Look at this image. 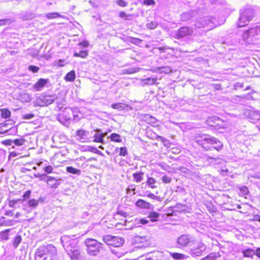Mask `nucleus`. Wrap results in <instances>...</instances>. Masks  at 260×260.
I'll return each mask as SVG.
<instances>
[{
    "mask_svg": "<svg viewBox=\"0 0 260 260\" xmlns=\"http://www.w3.org/2000/svg\"><path fill=\"white\" fill-rule=\"evenodd\" d=\"M62 245L72 260H79L82 257L81 249L78 246V240L64 235L60 239Z\"/></svg>",
    "mask_w": 260,
    "mask_h": 260,
    "instance_id": "f257e3e1",
    "label": "nucleus"
},
{
    "mask_svg": "<svg viewBox=\"0 0 260 260\" xmlns=\"http://www.w3.org/2000/svg\"><path fill=\"white\" fill-rule=\"evenodd\" d=\"M194 142L205 150H211L213 148L220 151L223 147L222 143L219 140L209 135L197 136L194 138Z\"/></svg>",
    "mask_w": 260,
    "mask_h": 260,
    "instance_id": "f03ea898",
    "label": "nucleus"
},
{
    "mask_svg": "<svg viewBox=\"0 0 260 260\" xmlns=\"http://www.w3.org/2000/svg\"><path fill=\"white\" fill-rule=\"evenodd\" d=\"M254 14L253 10L251 8H247L241 11L237 25L239 27H242L247 25L252 19Z\"/></svg>",
    "mask_w": 260,
    "mask_h": 260,
    "instance_id": "7ed1b4c3",
    "label": "nucleus"
},
{
    "mask_svg": "<svg viewBox=\"0 0 260 260\" xmlns=\"http://www.w3.org/2000/svg\"><path fill=\"white\" fill-rule=\"evenodd\" d=\"M88 253L91 255H98L102 248V244L94 239H87L85 241Z\"/></svg>",
    "mask_w": 260,
    "mask_h": 260,
    "instance_id": "20e7f679",
    "label": "nucleus"
},
{
    "mask_svg": "<svg viewBox=\"0 0 260 260\" xmlns=\"http://www.w3.org/2000/svg\"><path fill=\"white\" fill-rule=\"evenodd\" d=\"M207 246L201 242H194L193 245L190 246L189 253L193 257L200 256L206 250Z\"/></svg>",
    "mask_w": 260,
    "mask_h": 260,
    "instance_id": "39448f33",
    "label": "nucleus"
},
{
    "mask_svg": "<svg viewBox=\"0 0 260 260\" xmlns=\"http://www.w3.org/2000/svg\"><path fill=\"white\" fill-rule=\"evenodd\" d=\"M216 19L215 18L211 17H205L200 18L196 22L195 26L197 27H205L208 26V29H211L216 27Z\"/></svg>",
    "mask_w": 260,
    "mask_h": 260,
    "instance_id": "423d86ee",
    "label": "nucleus"
},
{
    "mask_svg": "<svg viewBox=\"0 0 260 260\" xmlns=\"http://www.w3.org/2000/svg\"><path fill=\"white\" fill-rule=\"evenodd\" d=\"M103 241L107 245L114 247L121 246L124 243L123 238L119 237L113 236L111 235H105L103 236Z\"/></svg>",
    "mask_w": 260,
    "mask_h": 260,
    "instance_id": "0eeeda50",
    "label": "nucleus"
},
{
    "mask_svg": "<svg viewBox=\"0 0 260 260\" xmlns=\"http://www.w3.org/2000/svg\"><path fill=\"white\" fill-rule=\"evenodd\" d=\"M193 34V29L186 26L180 27L175 34V37L176 39H181L191 36Z\"/></svg>",
    "mask_w": 260,
    "mask_h": 260,
    "instance_id": "6e6552de",
    "label": "nucleus"
},
{
    "mask_svg": "<svg viewBox=\"0 0 260 260\" xmlns=\"http://www.w3.org/2000/svg\"><path fill=\"white\" fill-rule=\"evenodd\" d=\"M191 236L189 235H182L177 239V244L179 248L186 247L191 241Z\"/></svg>",
    "mask_w": 260,
    "mask_h": 260,
    "instance_id": "1a4fd4ad",
    "label": "nucleus"
},
{
    "mask_svg": "<svg viewBox=\"0 0 260 260\" xmlns=\"http://www.w3.org/2000/svg\"><path fill=\"white\" fill-rule=\"evenodd\" d=\"M208 124L215 128L220 127L222 126V121L221 119L215 116L211 117L208 118L207 120Z\"/></svg>",
    "mask_w": 260,
    "mask_h": 260,
    "instance_id": "9d476101",
    "label": "nucleus"
},
{
    "mask_svg": "<svg viewBox=\"0 0 260 260\" xmlns=\"http://www.w3.org/2000/svg\"><path fill=\"white\" fill-rule=\"evenodd\" d=\"M88 135V131L82 129L77 130L76 132L77 140L82 142L86 141Z\"/></svg>",
    "mask_w": 260,
    "mask_h": 260,
    "instance_id": "9b49d317",
    "label": "nucleus"
},
{
    "mask_svg": "<svg viewBox=\"0 0 260 260\" xmlns=\"http://www.w3.org/2000/svg\"><path fill=\"white\" fill-rule=\"evenodd\" d=\"M47 253L44 250V246H40L35 253V260H46Z\"/></svg>",
    "mask_w": 260,
    "mask_h": 260,
    "instance_id": "f8f14e48",
    "label": "nucleus"
},
{
    "mask_svg": "<svg viewBox=\"0 0 260 260\" xmlns=\"http://www.w3.org/2000/svg\"><path fill=\"white\" fill-rule=\"evenodd\" d=\"M251 122L254 123L260 119V113L258 111L248 110L245 112Z\"/></svg>",
    "mask_w": 260,
    "mask_h": 260,
    "instance_id": "ddd939ff",
    "label": "nucleus"
},
{
    "mask_svg": "<svg viewBox=\"0 0 260 260\" xmlns=\"http://www.w3.org/2000/svg\"><path fill=\"white\" fill-rule=\"evenodd\" d=\"M249 30L250 37L251 38V41L254 40H257L260 37V27L256 26L255 27H251Z\"/></svg>",
    "mask_w": 260,
    "mask_h": 260,
    "instance_id": "4468645a",
    "label": "nucleus"
},
{
    "mask_svg": "<svg viewBox=\"0 0 260 260\" xmlns=\"http://www.w3.org/2000/svg\"><path fill=\"white\" fill-rule=\"evenodd\" d=\"M197 14V12L194 11H189L187 12H184L181 14L180 19L182 21H187L196 16Z\"/></svg>",
    "mask_w": 260,
    "mask_h": 260,
    "instance_id": "2eb2a0df",
    "label": "nucleus"
},
{
    "mask_svg": "<svg viewBox=\"0 0 260 260\" xmlns=\"http://www.w3.org/2000/svg\"><path fill=\"white\" fill-rule=\"evenodd\" d=\"M94 131L95 134L93 136V142L104 144L105 141L104 139H103V132L102 130L101 129H96Z\"/></svg>",
    "mask_w": 260,
    "mask_h": 260,
    "instance_id": "dca6fc26",
    "label": "nucleus"
},
{
    "mask_svg": "<svg viewBox=\"0 0 260 260\" xmlns=\"http://www.w3.org/2000/svg\"><path fill=\"white\" fill-rule=\"evenodd\" d=\"M61 179L57 180L55 178L48 176L46 180V182L51 187L56 188L60 185V181Z\"/></svg>",
    "mask_w": 260,
    "mask_h": 260,
    "instance_id": "f3484780",
    "label": "nucleus"
},
{
    "mask_svg": "<svg viewBox=\"0 0 260 260\" xmlns=\"http://www.w3.org/2000/svg\"><path fill=\"white\" fill-rule=\"evenodd\" d=\"M48 82V79L41 78L34 85L33 87L36 91H41L42 89L47 84Z\"/></svg>",
    "mask_w": 260,
    "mask_h": 260,
    "instance_id": "a211bd4d",
    "label": "nucleus"
},
{
    "mask_svg": "<svg viewBox=\"0 0 260 260\" xmlns=\"http://www.w3.org/2000/svg\"><path fill=\"white\" fill-rule=\"evenodd\" d=\"M44 250L47 253V255L49 254L51 256H52L56 254V249L52 244H48L46 246H44Z\"/></svg>",
    "mask_w": 260,
    "mask_h": 260,
    "instance_id": "6ab92c4d",
    "label": "nucleus"
},
{
    "mask_svg": "<svg viewBox=\"0 0 260 260\" xmlns=\"http://www.w3.org/2000/svg\"><path fill=\"white\" fill-rule=\"evenodd\" d=\"M136 205L139 208L145 209H150L152 207L150 203L142 199H139L136 202Z\"/></svg>",
    "mask_w": 260,
    "mask_h": 260,
    "instance_id": "aec40b11",
    "label": "nucleus"
},
{
    "mask_svg": "<svg viewBox=\"0 0 260 260\" xmlns=\"http://www.w3.org/2000/svg\"><path fill=\"white\" fill-rule=\"evenodd\" d=\"M170 255L173 258L176 260H183L188 258V256L184 254L177 253V252H171Z\"/></svg>",
    "mask_w": 260,
    "mask_h": 260,
    "instance_id": "412c9836",
    "label": "nucleus"
},
{
    "mask_svg": "<svg viewBox=\"0 0 260 260\" xmlns=\"http://www.w3.org/2000/svg\"><path fill=\"white\" fill-rule=\"evenodd\" d=\"M18 221H15L14 222L10 219H6L5 217H2L0 220L1 226H12L14 224V222H17Z\"/></svg>",
    "mask_w": 260,
    "mask_h": 260,
    "instance_id": "4be33fe9",
    "label": "nucleus"
},
{
    "mask_svg": "<svg viewBox=\"0 0 260 260\" xmlns=\"http://www.w3.org/2000/svg\"><path fill=\"white\" fill-rule=\"evenodd\" d=\"M144 173L142 172H137L133 174L134 180L136 182H140L143 180V176Z\"/></svg>",
    "mask_w": 260,
    "mask_h": 260,
    "instance_id": "5701e85b",
    "label": "nucleus"
},
{
    "mask_svg": "<svg viewBox=\"0 0 260 260\" xmlns=\"http://www.w3.org/2000/svg\"><path fill=\"white\" fill-rule=\"evenodd\" d=\"M10 229H7L0 232V240L7 241L9 239Z\"/></svg>",
    "mask_w": 260,
    "mask_h": 260,
    "instance_id": "b1692460",
    "label": "nucleus"
},
{
    "mask_svg": "<svg viewBox=\"0 0 260 260\" xmlns=\"http://www.w3.org/2000/svg\"><path fill=\"white\" fill-rule=\"evenodd\" d=\"M44 95H41L37 98L34 105L35 106L43 107L46 106L45 100H44Z\"/></svg>",
    "mask_w": 260,
    "mask_h": 260,
    "instance_id": "393cba45",
    "label": "nucleus"
},
{
    "mask_svg": "<svg viewBox=\"0 0 260 260\" xmlns=\"http://www.w3.org/2000/svg\"><path fill=\"white\" fill-rule=\"evenodd\" d=\"M242 253L245 257H252L255 255V251L252 249H247L242 251Z\"/></svg>",
    "mask_w": 260,
    "mask_h": 260,
    "instance_id": "a878e982",
    "label": "nucleus"
},
{
    "mask_svg": "<svg viewBox=\"0 0 260 260\" xmlns=\"http://www.w3.org/2000/svg\"><path fill=\"white\" fill-rule=\"evenodd\" d=\"M66 171L70 174H75L77 175H80L81 173V171L80 170L76 169L72 166L67 167Z\"/></svg>",
    "mask_w": 260,
    "mask_h": 260,
    "instance_id": "bb28decb",
    "label": "nucleus"
},
{
    "mask_svg": "<svg viewBox=\"0 0 260 260\" xmlns=\"http://www.w3.org/2000/svg\"><path fill=\"white\" fill-rule=\"evenodd\" d=\"M35 17V14L32 12H26L22 14L23 20H31Z\"/></svg>",
    "mask_w": 260,
    "mask_h": 260,
    "instance_id": "cd10ccee",
    "label": "nucleus"
},
{
    "mask_svg": "<svg viewBox=\"0 0 260 260\" xmlns=\"http://www.w3.org/2000/svg\"><path fill=\"white\" fill-rule=\"evenodd\" d=\"M76 78L75 72L72 70L69 72L66 76L64 79L67 81L72 82Z\"/></svg>",
    "mask_w": 260,
    "mask_h": 260,
    "instance_id": "c85d7f7f",
    "label": "nucleus"
},
{
    "mask_svg": "<svg viewBox=\"0 0 260 260\" xmlns=\"http://www.w3.org/2000/svg\"><path fill=\"white\" fill-rule=\"evenodd\" d=\"M219 256L220 255L219 253L212 252L201 260H216L217 257Z\"/></svg>",
    "mask_w": 260,
    "mask_h": 260,
    "instance_id": "c756f323",
    "label": "nucleus"
},
{
    "mask_svg": "<svg viewBox=\"0 0 260 260\" xmlns=\"http://www.w3.org/2000/svg\"><path fill=\"white\" fill-rule=\"evenodd\" d=\"M157 79L155 78H148L142 80L144 85H152L156 83Z\"/></svg>",
    "mask_w": 260,
    "mask_h": 260,
    "instance_id": "7c9ffc66",
    "label": "nucleus"
},
{
    "mask_svg": "<svg viewBox=\"0 0 260 260\" xmlns=\"http://www.w3.org/2000/svg\"><path fill=\"white\" fill-rule=\"evenodd\" d=\"M127 106V105L121 103L113 104L111 105V107L113 109H118L119 110H124Z\"/></svg>",
    "mask_w": 260,
    "mask_h": 260,
    "instance_id": "2f4dec72",
    "label": "nucleus"
},
{
    "mask_svg": "<svg viewBox=\"0 0 260 260\" xmlns=\"http://www.w3.org/2000/svg\"><path fill=\"white\" fill-rule=\"evenodd\" d=\"M156 183V181L152 177H149L147 176V180L146 181L147 184L152 188L156 187L155 184Z\"/></svg>",
    "mask_w": 260,
    "mask_h": 260,
    "instance_id": "473e14b6",
    "label": "nucleus"
},
{
    "mask_svg": "<svg viewBox=\"0 0 260 260\" xmlns=\"http://www.w3.org/2000/svg\"><path fill=\"white\" fill-rule=\"evenodd\" d=\"M159 216V214L155 212H151L148 217L150 219V220L154 222L157 220V218Z\"/></svg>",
    "mask_w": 260,
    "mask_h": 260,
    "instance_id": "72a5a7b5",
    "label": "nucleus"
},
{
    "mask_svg": "<svg viewBox=\"0 0 260 260\" xmlns=\"http://www.w3.org/2000/svg\"><path fill=\"white\" fill-rule=\"evenodd\" d=\"M44 100H45L46 106L50 105L53 103L55 98L53 96L50 95H44Z\"/></svg>",
    "mask_w": 260,
    "mask_h": 260,
    "instance_id": "f704fd0d",
    "label": "nucleus"
},
{
    "mask_svg": "<svg viewBox=\"0 0 260 260\" xmlns=\"http://www.w3.org/2000/svg\"><path fill=\"white\" fill-rule=\"evenodd\" d=\"M22 238L21 236L20 235L16 236L14 240L13 243V246L14 248H17L21 242Z\"/></svg>",
    "mask_w": 260,
    "mask_h": 260,
    "instance_id": "c9c22d12",
    "label": "nucleus"
},
{
    "mask_svg": "<svg viewBox=\"0 0 260 260\" xmlns=\"http://www.w3.org/2000/svg\"><path fill=\"white\" fill-rule=\"evenodd\" d=\"M157 71L160 73L169 74L172 72V70L169 67H161L157 68Z\"/></svg>",
    "mask_w": 260,
    "mask_h": 260,
    "instance_id": "e433bc0d",
    "label": "nucleus"
},
{
    "mask_svg": "<svg viewBox=\"0 0 260 260\" xmlns=\"http://www.w3.org/2000/svg\"><path fill=\"white\" fill-rule=\"evenodd\" d=\"M2 117L4 118L7 119L9 118L11 116V112L7 109H1Z\"/></svg>",
    "mask_w": 260,
    "mask_h": 260,
    "instance_id": "4c0bfd02",
    "label": "nucleus"
},
{
    "mask_svg": "<svg viewBox=\"0 0 260 260\" xmlns=\"http://www.w3.org/2000/svg\"><path fill=\"white\" fill-rule=\"evenodd\" d=\"M110 138L111 139V140L112 141H114L116 142H121L120 136L119 134H117L116 133L112 134L110 135Z\"/></svg>",
    "mask_w": 260,
    "mask_h": 260,
    "instance_id": "58836bf2",
    "label": "nucleus"
},
{
    "mask_svg": "<svg viewBox=\"0 0 260 260\" xmlns=\"http://www.w3.org/2000/svg\"><path fill=\"white\" fill-rule=\"evenodd\" d=\"M27 205L29 207L35 209L38 205V201L35 199H30L28 201Z\"/></svg>",
    "mask_w": 260,
    "mask_h": 260,
    "instance_id": "ea45409f",
    "label": "nucleus"
},
{
    "mask_svg": "<svg viewBox=\"0 0 260 260\" xmlns=\"http://www.w3.org/2000/svg\"><path fill=\"white\" fill-rule=\"evenodd\" d=\"M88 55V53L85 50H80L78 53L75 52L74 54V56L76 57H80L81 58H85Z\"/></svg>",
    "mask_w": 260,
    "mask_h": 260,
    "instance_id": "a19ab883",
    "label": "nucleus"
},
{
    "mask_svg": "<svg viewBox=\"0 0 260 260\" xmlns=\"http://www.w3.org/2000/svg\"><path fill=\"white\" fill-rule=\"evenodd\" d=\"M60 15L57 12L49 13L46 15V18L49 19L60 17Z\"/></svg>",
    "mask_w": 260,
    "mask_h": 260,
    "instance_id": "79ce46f5",
    "label": "nucleus"
},
{
    "mask_svg": "<svg viewBox=\"0 0 260 260\" xmlns=\"http://www.w3.org/2000/svg\"><path fill=\"white\" fill-rule=\"evenodd\" d=\"M22 203V199L11 200V201H9V206L11 208H15L16 204H17V203Z\"/></svg>",
    "mask_w": 260,
    "mask_h": 260,
    "instance_id": "37998d69",
    "label": "nucleus"
},
{
    "mask_svg": "<svg viewBox=\"0 0 260 260\" xmlns=\"http://www.w3.org/2000/svg\"><path fill=\"white\" fill-rule=\"evenodd\" d=\"M249 193V190L246 186H243L239 188V194L241 196H246Z\"/></svg>",
    "mask_w": 260,
    "mask_h": 260,
    "instance_id": "c03bdc74",
    "label": "nucleus"
},
{
    "mask_svg": "<svg viewBox=\"0 0 260 260\" xmlns=\"http://www.w3.org/2000/svg\"><path fill=\"white\" fill-rule=\"evenodd\" d=\"M25 142V140L24 138L16 139L13 141V143L16 146H22Z\"/></svg>",
    "mask_w": 260,
    "mask_h": 260,
    "instance_id": "a18cd8bd",
    "label": "nucleus"
},
{
    "mask_svg": "<svg viewBox=\"0 0 260 260\" xmlns=\"http://www.w3.org/2000/svg\"><path fill=\"white\" fill-rule=\"evenodd\" d=\"M242 39L244 41H247L250 39L251 41V38L250 37V32L249 30L244 31L242 35Z\"/></svg>",
    "mask_w": 260,
    "mask_h": 260,
    "instance_id": "49530a36",
    "label": "nucleus"
},
{
    "mask_svg": "<svg viewBox=\"0 0 260 260\" xmlns=\"http://www.w3.org/2000/svg\"><path fill=\"white\" fill-rule=\"evenodd\" d=\"M120 153L119 155L125 156L127 154V150L125 147H122L119 149Z\"/></svg>",
    "mask_w": 260,
    "mask_h": 260,
    "instance_id": "de8ad7c7",
    "label": "nucleus"
},
{
    "mask_svg": "<svg viewBox=\"0 0 260 260\" xmlns=\"http://www.w3.org/2000/svg\"><path fill=\"white\" fill-rule=\"evenodd\" d=\"M116 3L119 6L125 7L127 6L128 3L124 0H116Z\"/></svg>",
    "mask_w": 260,
    "mask_h": 260,
    "instance_id": "09e8293b",
    "label": "nucleus"
},
{
    "mask_svg": "<svg viewBox=\"0 0 260 260\" xmlns=\"http://www.w3.org/2000/svg\"><path fill=\"white\" fill-rule=\"evenodd\" d=\"M39 69V67L33 65H30L28 67V70L34 73H38Z\"/></svg>",
    "mask_w": 260,
    "mask_h": 260,
    "instance_id": "8fccbe9b",
    "label": "nucleus"
},
{
    "mask_svg": "<svg viewBox=\"0 0 260 260\" xmlns=\"http://www.w3.org/2000/svg\"><path fill=\"white\" fill-rule=\"evenodd\" d=\"M12 21L9 19H4L0 20V26L5 25L6 24H10Z\"/></svg>",
    "mask_w": 260,
    "mask_h": 260,
    "instance_id": "3c124183",
    "label": "nucleus"
},
{
    "mask_svg": "<svg viewBox=\"0 0 260 260\" xmlns=\"http://www.w3.org/2000/svg\"><path fill=\"white\" fill-rule=\"evenodd\" d=\"M31 191L30 190H28L25 192V193L23 194L22 196L23 198V199H22V202L29 198L31 194Z\"/></svg>",
    "mask_w": 260,
    "mask_h": 260,
    "instance_id": "603ef678",
    "label": "nucleus"
},
{
    "mask_svg": "<svg viewBox=\"0 0 260 260\" xmlns=\"http://www.w3.org/2000/svg\"><path fill=\"white\" fill-rule=\"evenodd\" d=\"M140 70L139 68H129L128 69H127L126 70V73L127 74H133V73H137L138 72H139Z\"/></svg>",
    "mask_w": 260,
    "mask_h": 260,
    "instance_id": "864d4df0",
    "label": "nucleus"
},
{
    "mask_svg": "<svg viewBox=\"0 0 260 260\" xmlns=\"http://www.w3.org/2000/svg\"><path fill=\"white\" fill-rule=\"evenodd\" d=\"M162 181L165 183H170L172 181V178L167 176H164L161 178Z\"/></svg>",
    "mask_w": 260,
    "mask_h": 260,
    "instance_id": "5fc2aeb1",
    "label": "nucleus"
},
{
    "mask_svg": "<svg viewBox=\"0 0 260 260\" xmlns=\"http://www.w3.org/2000/svg\"><path fill=\"white\" fill-rule=\"evenodd\" d=\"M35 117V115L32 113L26 114L22 116V118L24 119H30Z\"/></svg>",
    "mask_w": 260,
    "mask_h": 260,
    "instance_id": "6e6d98bb",
    "label": "nucleus"
},
{
    "mask_svg": "<svg viewBox=\"0 0 260 260\" xmlns=\"http://www.w3.org/2000/svg\"><path fill=\"white\" fill-rule=\"evenodd\" d=\"M45 172L48 174H50L52 172L53 168L51 166H48L44 168Z\"/></svg>",
    "mask_w": 260,
    "mask_h": 260,
    "instance_id": "4d7b16f0",
    "label": "nucleus"
},
{
    "mask_svg": "<svg viewBox=\"0 0 260 260\" xmlns=\"http://www.w3.org/2000/svg\"><path fill=\"white\" fill-rule=\"evenodd\" d=\"M234 89H238V88H241L243 87V83L240 82H237L234 85Z\"/></svg>",
    "mask_w": 260,
    "mask_h": 260,
    "instance_id": "13d9d810",
    "label": "nucleus"
},
{
    "mask_svg": "<svg viewBox=\"0 0 260 260\" xmlns=\"http://www.w3.org/2000/svg\"><path fill=\"white\" fill-rule=\"evenodd\" d=\"M144 4L146 5H154L155 2L154 0H144Z\"/></svg>",
    "mask_w": 260,
    "mask_h": 260,
    "instance_id": "bf43d9fd",
    "label": "nucleus"
},
{
    "mask_svg": "<svg viewBox=\"0 0 260 260\" xmlns=\"http://www.w3.org/2000/svg\"><path fill=\"white\" fill-rule=\"evenodd\" d=\"M147 26L148 28L154 29L156 27L157 24L155 23L152 22L151 23H148Z\"/></svg>",
    "mask_w": 260,
    "mask_h": 260,
    "instance_id": "052dcab7",
    "label": "nucleus"
},
{
    "mask_svg": "<svg viewBox=\"0 0 260 260\" xmlns=\"http://www.w3.org/2000/svg\"><path fill=\"white\" fill-rule=\"evenodd\" d=\"M129 39L131 40L130 43H133V44H137L141 41V40L139 39L132 38V37L131 38Z\"/></svg>",
    "mask_w": 260,
    "mask_h": 260,
    "instance_id": "680f3d73",
    "label": "nucleus"
},
{
    "mask_svg": "<svg viewBox=\"0 0 260 260\" xmlns=\"http://www.w3.org/2000/svg\"><path fill=\"white\" fill-rule=\"evenodd\" d=\"M13 143V141L12 140H7L4 141L3 143L6 145L11 146Z\"/></svg>",
    "mask_w": 260,
    "mask_h": 260,
    "instance_id": "e2e57ef3",
    "label": "nucleus"
},
{
    "mask_svg": "<svg viewBox=\"0 0 260 260\" xmlns=\"http://www.w3.org/2000/svg\"><path fill=\"white\" fill-rule=\"evenodd\" d=\"M147 197L152 199H154V200H158V197L157 196L154 195L153 193H149L147 195Z\"/></svg>",
    "mask_w": 260,
    "mask_h": 260,
    "instance_id": "0e129e2a",
    "label": "nucleus"
},
{
    "mask_svg": "<svg viewBox=\"0 0 260 260\" xmlns=\"http://www.w3.org/2000/svg\"><path fill=\"white\" fill-rule=\"evenodd\" d=\"M79 45H81L84 47H87L89 45V43L87 41H82L81 42H80L79 44Z\"/></svg>",
    "mask_w": 260,
    "mask_h": 260,
    "instance_id": "69168bd1",
    "label": "nucleus"
},
{
    "mask_svg": "<svg viewBox=\"0 0 260 260\" xmlns=\"http://www.w3.org/2000/svg\"><path fill=\"white\" fill-rule=\"evenodd\" d=\"M5 215L9 216H12L13 215V210H8L5 213Z\"/></svg>",
    "mask_w": 260,
    "mask_h": 260,
    "instance_id": "338daca9",
    "label": "nucleus"
},
{
    "mask_svg": "<svg viewBox=\"0 0 260 260\" xmlns=\"http://www.w3.org/2000/svg\"><path fill=\"white\" fill-rule=\"evenodd\" d=\"M255 254L259 258H260V248H257L255 251Z\"/></svg>",
    "mask_w": 260,
    "mask_h": 260,
    "instance_id": "774afa93",
    "label": "nucleus"
}]
</instances>
